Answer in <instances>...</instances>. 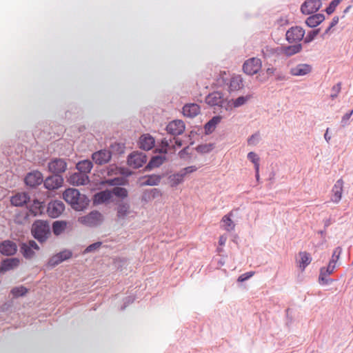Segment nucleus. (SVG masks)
<instances>
[{
    "instance_id": "obj_1",
    "label": "nucleus",
    "mask_w": 353,
    "mask_h": 353,
    "mask_svg": "<svg viewBox=\"0 0 353 353\" xmlns=\"http://www.w3.org/2000/svg\"><path fill=\"white\" fill-rule=\"evenodd\" d=\"M113 196L124 200L128 197V190L125 188H112L96 192L92 196L93 205L108 204L114 202Z\"/></svg>"
},
{
    "instance_id": "obj_2",
    "label": "nucleus",
    "mask_w": 353,
    "mask_h": 353,
    "mask_svg": "<svg viewBox=\"0 0 353 353\" xmlns=\"http://www.w3.org/2000/svg\"><path fill=\"white\" fill-rule=\"evenodd\" d=\"M63 198L76 211L84 210L90 203V199L86 195L72 188H68L63 192Z\"/></svg>"
},
{
    "instance_id": "obj_3",
    "label": "nucleus",
    "mask_w": 353,
    "mask_h": 353,
    "mask_svg": "<svg viewBox=\"0 0 353 353\" xmlns=\"http://www.w3.org/2000/svg\"><path fill=\"white\" fill-rule=\"evenodd\" d=\"M30 234L35 241L43 244L51 236V228L48 220L36 219L30 227Z\"/></svg>"
},
{
    "instance_id": "obj_4",
    "label": "nucleus",
    "mask_w": 353,
    "mask_h": 353,
    "mask_svg": "<svg viewBox=\"0 0 353 353\" xmlns=\"http://www.w3.org/2000/svg\"><path fill=\"white\" fill-rule=\"evenodd\" d=\"M72 252L69 249H63L59 252L53 254L48 260L46 266L48 269H52L63 261L72 257Z\"/></svg>"
},
{
    "instance_id": "obj_5",
    "label": "nucleus",
    "mask_w": 353,
    "mask_h": 353,
    "mask_svg": "<svg viewBox=\"0 0 353 353\" xmlns=\"http://www.w3.org/2000/svg\"><path fill=\"white\" fill-rule=\"evenodd\" d=\"M68 159L53 157L48 163V170L51 174H61L68 168Z\"/></svg>"
},
{
    "instance_id": "obj_6",
    "label": "nucleus",
    "mask_w": 353,
    "mask_h": 353,
    "mask_svg": "<svg viewBox=\"0 0 353 353\" xmlns=\"http://www.w3.org/2000/svg\"><path fill=\"white\" fill-rule=\"evenodd\" d=\"M79 221L85 225L95 227L103 223V216L98 210H92L87 215L79 217Z\"/></svg>"
},
{
    "instance_id": "obj_7",
    "label": "nucleus",
    "mask_w": 353,
    "mask_h": 353,
    "mask_svg": "<svg viewBox=\"0 0 353 353\" xmlns=\"http://www.w3.org/2000/svg\"><path fill=\"white\" fill-rule=\"evenodd\" d=\"M19 248L22 256L27 260L33 259L35 256L34 250L39 251L41 249L37 241L33 239L20 243Z\"/></svg>"
},
{
    "instance_id": "obj_8",
    "label": "nucleus",
    "mask_w": 353,
    "mask_h": 353,
    "mask_svg": "<svg viewBox=\"0 0 353 353\" xmlns=\"http://www.w3.org/2000/svg\"><path fill=\"white\" fill-rule=\"evenodd\" d=\"M147 161V155L141 152H132L127 158L128 165L134 169H138L143 166Z\"/></svg>"
},
{
    "instance_id": "obj_9",
    "label": "nucleus",
    "mask_w": 353,
    "mask_h": 353,
    "mask_svg": "<svg viewBox=\"0 0 353 353\" xmlns=\"http://www.w3.org/2000/svg\"><path fill=\"white\" fill-rule=\"evenodd\" d=\"M27 208L28 212L24 216V219L26 221L28 219L30 215L32 216H39L44 214L46 206L44 201L34 199L32 203L27 206Z\"/></svg>"
},
{
    "instance_id": "obj_10",
    "label": "nucleus",
    "mask_w": 353,
    "mask_h": 353,
    "mask_svg": "<svg viewBox=\"0 0 353 353\" xmlns=\"http://www.w3.org/2000/svg\"><path fill=\"white\" fill-rule=\"evenodd\" d=\"M305 34V31L302 27L293 26L287 30L286 40L290 43L299 42L303 39Z\"/></svg>"
},
{
    "instance_id": "obj_11",
    "label": "nucleus",
    "mask_w": 353,
    "mask_h": 353,
    "mask_svg": "<svg viewBox=\"0 0 353 353\" xmlns=\"http://www.w3.org/2000/svg\"><path fill=\"white\" fill-rule=\"evenodd\" d=\"M321 7V0H305L301 6V12L304 15L317 14Z\"/></svg>"
},
{
    "instance_id": "obj_12",
    "label": "nucleus",
    "mask_w": 353,
    "mask_h": 353,
    "mask_svg": "<svg viewBox=\"0 0 353 353\" xmlns=\"http://www.w3.org/2000/svg\"><path fill=\"white\" fill-rule=\"evenodd\" d=\"M261 65L260 59L252 57L245 61L243 65V70L245 74L252 76L260 70Z\"/></svg>"
},
{
    "instance_id": "obj_13",
    "label": "nucleus",
    "mask_w": 353,
    "mask_h": 353,
    "mask_svg": "<svg viewBox=\"0 0 353 353\" xmlns=\"http://www.w3.org/2000/svg\"><path fill=\"white\" fill-rule=\"evenodd\" d=\"M24 182L27 186L35 188L43 183V174L38 170L30 172L26 175Z\"/></svg>"
},
{
    "instance_id": "obj_14",
    "label": "nucleus",
    "mask_w": 353,
    "mask_h": 353,
    "mask_svg": "<svg viewBox=\"0 0 353 353\" xmlns=\"http://www.w3.org/2000/svg\"><path fill=\"white\" fill-rule=\"evenodd\" d=\"M65 205L59 200L51 201L48 204L46 212L48 215L51 218L59 217L64 211Z\"/></svg>"
},
{
    "instance_id": "obj_15",
    "label": "nucleus",
    "mask_w": 353,
    "mask_h": 353,
    "mask_svg": "<svg viewBox=\"0 0 353 353\" xmlns=\"http://www.w3.org/2000/svg\"><path fill=\"white\" fill-rule=\"evenodd\" d=\"M63 181L64 179L61 174H52L43 180V185L48 190H57L62 186Z\"/></svg>"
},
{
    "instance_id": "obj_16",
    "label": "nucleus",
    "mask_w": 353,
    "mask_h": 353,
    "mask_svg": "<svg viewBox=\"0 0 353 353\" xmlns=\"http://www.w3.org/2000/svg\"><path fill=\"white\" fill-rule=\"evenodd\" d=\"M18 247L15 242L6 239L0 242V254L5 256H12L17 252Z\"/></svg>"
},
{
    "instance_id": "obj_17",
    "label": "nucleus",
    "mask_w": 353,
    "mask_h": 353,
    "mask_svg": "<svg viewBox=\"0 0 353 353\" xmlns=\"http://www.w3.org/2000/svg\"><path fill=\"white\" fill-rule=\"evenodd\" d=\"M116 205L115 210L118 219H125L130 212V204L128 201L117 199L114 201Z\"/></svg>"
},
{
    "instance_id": "obj_18",
    "label": "nucleus",
    "mask_w": 353,
    "mask_h": 353,
    "mask_svg": "<svg viewBox=\"0 0 353 353\" xmlns=\"http://www.w3.org/2000/svg\"><path fill=\"white\" fill-rule=\"evenodd\" d=\"M165 129L168 134L175 137L183 133L185 125L182 120L176 119L170 121Z\"/></svg>"
},
{
    "instance_id": "obj_19",
    "label": "nucleus",
    "mask_w": 353,
    "mask_h": 353,
    "mask_svg": "<svg viewBox=\"0 0 353 353\" xmlns=\"http://www.w3.org/2000/svg\"><path fill=\"white\" fill-rule=\"evenodd\" d=\"M112 158V152L108 150H100L92 154V159L96 164L102 165L108 163Z\"/></svg>"
},
{
    "instance_id": "obj_20",
    "label": "nucleus",
    "mask_w": 353,
    "mask_h": 353,
    "mask_svg": "<svg viewBox=\"0 0 353 353\" xmlns=\"http://www.w3.org/2000/svg\"><path fill=\"white\" fill-rule=\"evenodd\" d=\"M20 264V260L17 257H7L0 262V272L5 273L17 268Z\"/></svg>"
},
{
    "instance_id": "obj_21",
    "label": "nucleus",
    "mask_w": 353,
    "mask_h": 353,
    "mask_svg": "<svg viewBox=\"0 0 353 353\" xmlns=\"http://www.w3.org/2000/svg\"><path fill=\"white\" fill-rule=\"evenodd\" d=\"M205 102L210 106L224 107L225 99H223V94L221 92L210 93L205 97Z\"/></svg>"
},
{
    "instance_id": "obj_22",
    "label": "nucleus",
    "mask_w": 353,
    "mask_h": 353,
    "mask_svg": "<svg viewBox=\"0 0 353 353\" xmlns=\"http://www.w3.org/2000/svg\"><path fill=\"white\" fill-rule=\"evenodd\" d=\"M137 143L140 149L149 151L154 147L155 139L150 134H143L139 137Z\"/></svg>"
},
{
    "instance_id": "obj_23",
    "label": "nucleus",
    "mask_w": 353,
    "mask_h": 353,
    "mask_svg": "<svg viewBox=\"0 0 353 353\" xmlns=\"http://www.w3.org/2000/svg\"><path fill=\"white\" fill-rule=\"evenodd\" d=\"M68 181L70 184L79 186L88 184L90 182V178L88 175L78 172L71 174Z\"/></svg>"
},
{
    "instance_id": "obj_24",
    "label": "nucleus",
    "mask_w": 353,
    "mask_h": 353,
    "mask_svg": "<svg viewBox=\"0 0 353 353\" xmlns=\"http://www.w3.org/2000/svg\"><path fill=\"white\" fill-rule=\"evenodd\" d=\"M30 201V196L28 192H18L10 199L11 204L16 207H23Z\"/></svg>"
},
{
    "instance_id": "obj_25",
    "label": "nucleus",
    "mask_w": 353,
    "mask_h": 353,
    "mask_svg": "<svg viewBox=\"0 0 353 353\" xmlns=\"http://www.w3.org/2000/svg\"><path fill=\"white\" fill-rule=\"evenodd\" d=\"M101 185H108L113 188H122L123 185H128V179L125 177H114L105 179L100 182Z\"/></svg>"
},
{
    "instance_id": "obj_26",
    "label": "nucleus",
    "mask_w": 353,
    "mask_h": 353,
    "mask_svg": "<svg viewBox=\"0 0 353 353\" xmlns=\"http://www.w3.org/2000/svg\"><path fill=\"white\" fill-rule=\"evenodd\" d=\"M167 157L165 155L152 156L148 164L144 167L143 171L150 172L153 168L160 167L165 161Z\"/></svg>"
},
{
    "instance_id": "obj_27",
    "label": "nucleus",
    "mask_w": 353,
    "mask_h": 353,
    "mask_svg": "<svg viewBox=\"0 0 353 353\" xmlns=\"http://www.w3.org/2000/svg\"><path fill=\"white\" fill-rule=\"evenodd\" d=\"M68 222L64 220H57L52 222L51 228V234L55 236H59L64 233L67 229Z\"/></svg>"
},
{
    "instance_id": "obj_28",
    "label": "nucleus",
    "mask_w": 353,
    "mask_h": 353,
    "mask_svg": "<svg viewBox=\"0 0 353 353\" xmlns=\"http://www.w3.org/2000/svg\"><path fill=\"white\" fill-rule=\"evenodd\" d=\"M310 16L305 19V23L309 28H316L323 22L325 19V17L322 13L309 14Z\"/></svg>"
},
{
    "instance_id": "obj_29",
    "label": "nucleus",
    "mask_w": 353,
    "mask_h": 353,
    "mask_svg": "<svg viewBox=\"0 0 353 353\" xmlns=\"http://www.w3.org/2000/svg\"><path fill=\"white\" fill-rule=\"evenodd\" d=\"M200 106L196 103H188L183 107V114L186 117L194 118L200 113Z\"/></svg>"
},
{
    "instance_id": "obj_30",
    "label": "nucleus",
    "mask_w": 353,
    "mask_h": 353,
    "mask_svg": "<svg viewBox=\"0 0 353 353\" xmlns=\"http://www.w3.org/2000/svg\"><path fill=\"white\" fill-rule=\"evenodd\" d=\"M161 194V190L158 188L145 190L141 195V201L148 203L152 199L160 197Z\"/></svg>"
},
{
    "instance_id": "obj_31",
    "label": "nucleus",
    "mask_w": 353,
    "mask_h": 353,
    "mask_svg": "<svg viewBox=\"0 0 353 353\" xmlns=\"http://www.w3.org/2000/svg\"><path fill=\"white\" fill-rule=\"evenodd\" d=\"M222 119V117L220 115L214 116L211 119H210L203 126L205 130V134L209 135L212 134L216 125L221 122Z\"/></svg>"
},
{
    "instance_id": "obj_32",
    "label": "nucleus",
    "mask_w": 353,
    "mask_h": 353,
    "mask_svg": "<svg viewBox=\"0 0 353 353\" xmlns=\"http://www.w3.org/2000/svg\"><path fill=\"white\" fill-rule=\"evenodd\" d=\"M312 71V66L307 63H301L291 68L290 74L293 76H304Z\"/></svg>"
},
{
    "instance_id": "obj_33",
    "label": "nucleus",
    "mask_w": 353,
    "mask_h": 353,
    "mask_svg": "<svg viewBox=\"0 0 353 353\" xmlns=\"http://www.w3.org/2000/svg\"><path fill=\"white\" fill-rule=\"evenodd\" d=\"M93 168L92 162L89 159L79 161L76 164V169L81 173L88 175Z\"/></svg>"
},
{
    "instance_id": "obj_34",
    "label": "nucleus",
    "mask_w": 353,
    "mask_h": 353,
    "mask_svg": "<svg viewBox=\"0 0 353 353\" xmlns=\"http://www.w3.org/2000/svg\"><path fill=\"white\" fill-rule=\"evenodd\" d=\"M343 181L341 179H339L332 188L333 198L334 203H338L341 199L343 192Z\"/></svg>"
},
{
    "instance_id": "obj_35",
    "label": "nucleus",
    "mask_w": 353,
    "mask_h": 353,
    "mask_svg": "<svg viewBox=\"0 0 353 353\" xmlns=\"http://www.w3.org/2000/svg\"><path fill=\"white\" fill-rule=\"evenodd\" d=\"M143 178H146L147 179L140 183L141 187L158 185L161 180V176L158 174H149L143 176Z\"/></svg>"
},
{
    "instance_id": "obj_36",
    "label": "nucleus",
    "mask_w": 353,
    "mask_h": 353,
    "mask_svg": "<svg viewBox=\"0 0 353 353\" xmlns=\"http://www.w3.org/2000/svg\"><path fill=\"white\" fill-rule=\"evenodd\" d=\"M230 91H236L243 88V78L241 75H236L231 78L230 83Z\"/></svg>"
},
{
    "instance_id": "obj_37",
    "label": "nucleus",
    "mask_w": 353,
    "mask_h": 353,
    "mask_svg": "<svg viewBox=\"0 0 353 353\" xmlns=\"http://www.w3.org/2000/svg\"><path fill=\"white\" fill-rule=\"evenodd\" d=\"M302 48L303 47L301 43L284 46V54H285L287 57H291L300 52L302 50Z\"/></svg>"
},
{
    "instance_id": "obj_38",
    "label": "nucleus",
    "mask_w": 353,
    "mask_h": 353,
    "mask_svg": "<svg viewBox=\"0 0 353 353\" xmlns=\"http://www.w3.org/2000/svg\"><path fill=\"white\" fill-rule=\"evenodd\" d=\"M184 177L185 176L183 175L181 171L173 174H171L168 178L170 182L171 187H176L178 185L183 182Z\"/></svg>"
},
{
    "instance_id": "obj_39",
    "label": "nucleus",
    "mask_w": 353,
    "mask_h": 353,
    "mask_svg": "<svg viewBox=\"0 0 353 353\" xmlns=\"http://www.w3.org/2000/svg\"><path fill=\"white\" fill-rule=\"evenodd\" d=\"M299 256L301 257L299 267L301 269L304 270L311 263V256L307 252H300Z\"/></svg>"
},
{
    "instance_id": "obj_40",
    "label": "nucleus",
    "mask_w": 353,
    "mask_h": 353,
    "mask_svg": "<svg viewBox=\"0 0 353 353\" xmlns=\"http://www.w3.org/2000/svg\"><path fill=\"white\" fill-rule=\"evenodd\" d=\"M264 56L275 55L279 57L284 54V46H280L276 48H266L265 51H263Z\"/></svg>"
},
{
    "instance_id": "obj_41",
    "label": "nucleus",
    "mask_w": 353,
    "mask_h": 353,
    "mask_svg": "<svg viewBox=\"0 0 353 353\" xmlns=\"http://www.w3.org/2000/svg\"><path fill=\"white\" fill-rule=\"evenodd\" d=\"M329 274L320 270L319 283L321 285H330L334 282V279L328 277Z\"/></svg>"
},
{
    "instance_id": "obj_42",
    "label": "nucleus",
    "mask_w": 353,
    "mask_h": 353,
    "mask_svg": "<svg viewBox=\"0 0 353 353\" xmlns=\"http://www.w3.org/2000/svg\"><path fill=\"white\" fill-rule=\"evenodd\" d=\"M214 143L200 144L195 148L197 152L200 154H207L214 149Z\"/></svg>"
},
{
    "instance_id": "obj_43",
    "label": "nucleus",
    "mask_w": 353,
    "mask_h": 353,
    "mask_svg": "<svg viewBox=\"0 0 353 353\" xmlns=\"http://www.w3.org/2000/svg\"><path fill=\"white\" fill-rule=\"evenodd\" d=\"M28 290L26 287L21 285L19 287H14L11 290V294L14 298H18L20 296H25Z\"/></svg>"
},
{
    "instance_id": "obj_44",
    "label": "nucleus",
    "mask_w": 353,
    "mask_h": 353,
    "mask_svg": "<svg viewBox=\"0 0 353 353\" xmlns=\"http://www.w3.org/2000/svg\"><path fill=\"white\" fill-rule=\"evenodd\" d=\"M321 28H316L312 30H310L307 32L305 37L303 38L304 43H310L313 41L316 37L320 33Z\"/></svg>"
},
{
    "instance_id": "obj_45",
    "label": "nucleus",
    "mask_w": 353,
    "mask_h": 353,
    "mask_svg": "<svg viewBox=\"0 0 353 353\" xmlns=\"http://www.w3.org/2000/svg\"><path fill=\"white\" fill-rule=\"evenodd\" d=\"M251 95L248 94L246 96H240L235 100H233V107L239 108L244 104L251 98Z\"/></svg>"
},
{
    "instance_id": "obj_46",
    "label": "nucleus",
    "mask_w": 353,
    "mask_h": 353,
    "mask_svg": "<svg viewBox=\"0 0 353 353\" xmlns=\"http://www.w3.org/2000/svg\"><path fill=\"white\" fill-rule=\"evenodd\" d=\"M222 221L224 223L223 226L225 230L230 232L234 230L235 225L229 215H225L222 218Z\"/></svg>"
},
{
    "instance_id": "obj_47",
    "label": "nucleus",
    "mask_w": 353,
    "mask_h": 353,
    "mask_svg": "<svg viewBox=\"0 0 353 353\" xmlns=\"http://www.w3.org/2000/svg\"><path fill=\"white\" fill-rule=\"evenodd\" d=\"M342 0H332L325 9V12L328 14H332L336 10V8L340 4Z\"/></svg>"
},
{
    "instance_id": "obj_48",
    "label": "nucleus",
    "mask_w": 353,
    "mask_h": 353,
    "mask_svg": "<svg viewBox=\"0 0 353 353\" xmlns=\"http://www.w3.org/2000/svg\"><path fill=\"white\" fill-rule=\"evenodd\" d=\"M248 159L254 163V170L259 169V157L258 155L254 152H250L248 154Z\"/></svg>"
},
{
    "instance_id": "obj_49",
    "label": "nucleus",
    "mask_w": 353,
    "mask_h": 353,
    "mask_svg": "<svg viewBox=\"0 0 353 353\" xmlns=\"http://www.w3.org/2000/svg\"><path fill=\"white\" fill-rule=\"evenodd\" d=\"M110 148L112 152L122 154L124 152L125 146L123 143L114 142L110 145Z\"/></svg>"
},
{
    "instance_id": "obj_50",
    "label": "nucleus",
    "mask_w": 353,
    "mask_h": 353,
    "mask_svg": "<svg viewBox=\"0 0 353 353\" xmlns=\"http://www.w3.org/2000/svg\"><path fill=\"white\" fill-rule=\"evenodd\" d=\"M342 251H343V249L340 246L336 247L334 250L332 255V259L330 261V263H334V265L336 264V263L340 258Z\"/></svg>"
},
{
    "instance_id": "obj_51",
    "label": "nucleus",
    "mask_w": 353,
    "mask_h": 353,
    "mask_svg": "<svg viewBox=\"0 0 353 353\" xmlns=\"http://www.w3.org/2000/svg\"><path fill=\"white\" fill-rule=\"evenodd\" d=\"M102 245L101 241H97L95 243H93L90 245H89L83 252L84 254L93 252L96 251L97 249H99Z\"/></svg>"
},
{
    "instance_id": "obj_52",
    "label": "nucleus",
    "mask_w": 353,
    "mask_h": 353,
    "mask_svg": "<svg viewBox=\"0 0 353 353\" xmlns=\"http://www.w3.org/2000/svg\"><path fill=\"white\" fill-rule=\"evenodd\" d=\"M353 114V110L345 113L341 119V125L342 127H345L350 124V119Z\"/></svg>"
},
{
    "instance_id": "obj_53",
    "label": "nucleus",
    "mask_w": 353,
    "mask_h": 353,
    "mask_svg": "<svg viewBox=\"0 0 353 353\" xmlns=\"http://www.w3.org/2000/svg\"><path fill=\"white\" fill-rule=\"evenodd\" d=\"M341 82H339L337 83L336 85H334L332 88V93L330 95V97L332 99H334L335 98L337 97L338 96V94L341 91Z\"/></svg>"
},
{
    "instance_id": "obj_54",
    "label": "nucleus",
    "mask_w": 353,
    "mask_h": 353,
    "mask_svg": "<svg viewBox=\"0 0 353 353\" xmlns=\"http://www.w3.org/2000/svg\"><path fill=\"white\" fill-rule=\"evenodd\" d=\"M260 134L259 132L252 134L248 139L249 145H256L259 141Z\"/></svg>"
},
{
    "instance_id": "obj_55",
    "label": "nucleus",
    "mask_w": 353,
    "mask_h": 353,
    "mask_svg": "<svg viewBox=\"0 0 353 353\" xmlns=\"http://www.w3.org/2000/svg\"><path fill=\"white\" fill-rule=\"evenodd\" d=\"M134 301V297L132 296H128L123 299V305L121 306L120 310H124L130 304L132 303Z\"/></svg>"
},
{
    "instance_id": "obj_56",
    "label": "nucleus",
    "mask_w": 353,
    "mask_h": 353,
    "mask_svg": "<svg viewBox=\"0 0 353 353\" xmlns=\"http://www.w3.org/2000/svg\"><path fill=\"white\" fill-rule=\"evenodd\" d=\"M253 275H254L253 272H247L245 273L241 274L238 277L237 281L239 283L244 282V281L248 280L250 278H251Z\"/></svg>"
},
{
    "instance_id": "obj_57",
    "label": "nucleus",
    "mask_w": 353,
    "mask_h": 353,
    "mask_svg": "<svg viewBox=\"0 0 353 353\" xmlns=\"http://www.w3.org/2000/svg\"><path fill=\"white\" fill-rule=\"evenodd\" d=\"M197 168L195 165H190L181 169L180 171L183 174V175L185 176L188 174H191L195 172Z\"/></svg>"
},
{
    "instance_id": "obj_58",
    "label": "nucleus",
    "mask_w": 353,
    "mask_h": 353,
    "mask_svg": "<svg viewBox=\"0 0 353 353\" xmlns=\"http://www.w3.org/2000/svg\"><path fill=\"white\" fill-rule=\"evenodd\" d=\"M335 269V265L334 263H330L329 262L327 267H322L321 268V270L323 272H326L327 274L330 275L333 273L334 270Z\"/></svg>"
},
{
    "instance_id": "obj_59",
    "label": "nucleus",
    "mask_w": 353,
    "mask_h": 353,
    "mask_svg": "<svg viewBox=\"0 0 353 353\" xmlns=\"http://www.w3.org/2000/svg\"><path fill=\"white\" fill-rule=\"evenodd\" d=\"M188 150L189 146L184 147L182 150H181L178 153L179 158L183 159H185V156H188L189 158H190L191 154L189 153Z\"/></svg>"
},
{
    "instance_id": "obj_60",
    "label": "nucleus",
    "mask_w": 353,
    "mask_h": 353,
    "mask_svg": "<svg viewBox=\"0 0 353 353\" xmlns=\"http://www.w3.org/2000/svg\"><path fill=\"white\" fill-rule=\"evenodd\" d=\"M286 79H287V77L283 72H282L281 71L276 72V74H275V80L276 81H285Z\"/></svg>"
},
{
    "instance_id": "obj_61",
    "label": "nucleus",
    "mask_w": 353,
    "mask_h": 353,
    "mask_svg": "<svg viewBox=\"0 0 353 353\" xmlns=\"http://www.w3.org/2000/svg\"><path fill=\"white\" fill-rule=\"evenodd\" d=\"M119 174L123 175V177H128L132 174V172L128 168H120Z\"/></svg>"
},
{
    "instance_id": "obj_62",
    "label": "nucleus",
    "mask_w": 353,
    "mask_h": 353,
    "mask_svg": "<svg viewBox=\"0 0 353 353\" xmlns=\"http://www.w3.org/2000/svg\"><path fill=\"white\" fill-rule=\"evenodd\" d=\"M339 21V17H337V16L334 17L332 18V21H331V23H330V26L331 27H332V28H333V27H334L336 25H337V24H338Z\"/></svg>"
},
{
    "instance_id": "obj_63",
    "label": "nucleus",
    "mask_w": 353,
    "mask_h": 353,
    "mask_svg": "<svg viewBox=\"0 0 353 353\" xmlns=\"http://www.w3.org/2000/svg\"><path fill=\"white\" fill-rule=\"evenodd\" d=\"M155 152H159L160 154H163L165 155V154H166L168 153V149L164 148L163 147H161L159 149H156Z\"/></svg>"
},
{
    "instance_id": "obj_64",
    "label": "nucleus",
    "mask_w": 353,
    "mask_h": 353,
    "mask_svg": "<svg viewBox=\"0 0 353 353\" xmlns=\"http://www.w3.org/2000/svg\"><path fill=\"white\" fill-rule=\"evenodd\" d=\"M275 71H276V68L271 67V68H267L266 73L268 75H272L273 74H274Z\"/></svg>"
}]
</instances>
